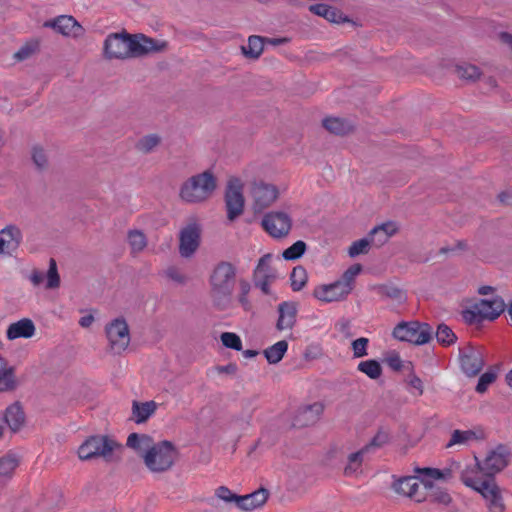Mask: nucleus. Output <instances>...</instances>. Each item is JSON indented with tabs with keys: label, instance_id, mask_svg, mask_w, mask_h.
I'll list each match as a JSON object with an SVG mask.
<instances>
[{
	"label": "nucleus",
	"instance_id": "f257e3e1",
	"mask_svg": "<svg viewBox=\"0 0 512 512\" xmlns=\"http://www.w3.org/2000/svg\"><path fill=\"white\" fill-rule=\"evenodd\" d=\"M510 450L505 445H499L491 451L482 464L478 466L483 470L487 478L472 477L467 471L462 472V482L477 491L486 500L490 512H504L506 505L500 487L495 482L493 475L502 471L509 463Z\"/></svg>",
	"mask_w": 512,
	"mask_h": 512
},
{
	"label": "nucleus",
	"instance_id": "f03ea898",
	"mask_svg": "<svg viewBox=\"0 0 512 512\" xmlns=\"http://www.w3.org/2000/svg\"><path fill=\"white\" fill-rule=\"evenodd\" d=\"M236 280V268L230 262L222 261L210 276V296L213 306L224 311L232 306V294Z\"/></svg>",
	"mask_w": 512,
	"mask_h": 512
},
{
	"label": "nucleus",
	"instance_id": "7ed1b4c3",
	"mask_svg": "<svg viewBox=\"0 0 512 512\" xmlns=\"http://www.w3.org/2000/svg\"><path fill=\"white\" fill-rule=\"evenodd\" d=\"M216 187V177L207 170L188 178L181 185L179 196L187 203H201L213 194Z\"/></svg>",
	"mask_w": 512,
	"mask_h": 512
},
{
	"label": "nucleus",
	"instance_id": "20e7f679",
	"mask_svg": "<svg viewBox=\"0 0 512 512\" xmlns=\"http://www.w3.org/2000/svg\"><path fill=\"white\" fill-rule=\"evenodd\" d=\"M179 451L169 440L155 442L143 455V462L152 473H164L169 471L178 459Z\"/></svg>",
	"mask_w": 512,
	"mask_h": 512
},
{
	"label": "nucleus",
	"instance_id": "39448f33",
	"mask_svg": "<svg viewBox=\"0 0 512 512\" xmlns=\"http://www.w3.org/2000/svg\"><path fill=\"white\" fill-rule=\"evenodd\" d=\"M122 449V445L107 435H93L88 437L78 448V457L82 461L102 457L105 461L113 460V453Z\"/></svg>",
	"mask_w": 512,
	"mask_h": 512
},
{
	"label": "nucleus",
	"instance_id": "423d86ee",
	"mask_svg": "<svg viewBox=\"0 0 512 512\" xmlns=\"http://www.w3.org/2000/svg\"><path fill=\"white\" fill-rule=\"evenodd\" d=\"M392 335L402 342L423 345L432 339L433 329L425 322L402 321L395 326Z\"/></svg>",
	"mask_w": 512,
	"mask_h": 512
},
{
	"label": "nucleus",
	"instance_id": "0eeeda50",
	"mask_svg": "<svg viewBox=\"0 0 512 512\" xmlns=\"http://www.w3.org/2000/svg\"><path fill=\"white\" fill-rule=\"evenodd\" d=\"M134 35L127 32L107 36L104 42V54L108 59H126L134 56Z\"/></svg>",
	"mask_w": 512,
	"mask_h": 512
},
{
	"label": "nucleus",
	"instance_id": "6e6552de",
	"mask_svg": "<svg viewBox=\"0 0 512 512\" xmlns=\"http://www.w3.org/2000/svg\"><path fill=\"white\" fill-rule=\"evenodd\" d=\"M243 183L237 177H231L226 186L224 201L229 221L236 220L244 212L245 198L243 195Z\"/></svg>",
	"mask_w": 512,
	"mask_h": 512
},
{
	"label": "nucleus",
	"instance_id": "1a4fd4ad",
	"mask_svg": "<svg viewBox=\"0 0 512 512\" xmlns=\"http://www.w3.org/2000/svg\"><path fill=\"white\" fill-rule=\"evenodd\" d=\"M106 336L109 342V349L112 353L120 355L130 344L129 326L123 317L116 318L105 327Z\"/></svg>",
	"mask_w": 512,
	"mask_h": 512
},
{
	"label": "nucleus",
	"instance_id": "9d476101",
	"mask_svg": "<svg viewBox=\"0 0 512 512\" xmlns=\"http://www.w3.org/2000/svg\"><path fill=\"white\" fill-rule=\"evenodd\" d=\"M459 364L467 377L477 376L485 365L484 352L480 347L467 343L459 347Z\"/></svg>",
	"mask_w": 512,
	"mask_h": 512
},
{
	"label": "nucleus",
	"instance_id": "9b49d317",
	"mask_svg": "<svg viewBox=\"0 0 512 512\" xmlns=\"http://www.w3.org/2000/svg\"><path fill=\"white\" fill-rule=\"evenodd\" d=\"M262 226L274 238L287 236L292 227L291 217L281 211L267 213L262 219Z\"/></svg>",
	"mask_w": 512,
	"mask_h": 512
},
{
	"label": "nucleus",
	"instance_id": "f8f14e48",
	"mask_svg": "<svg viewBox=\"0 0 512 512\" xmlns=\"http://www.w3.org/2000/svg\"><path fill=\"white\" fill-rule=\"evenodd\" d=\"M253 198V210L255 213L262 212L272 205L279 196L278 188L263 181L254 182L251 189Z\"/></svg>",
	"mask_w": 512,
	"mask_h": 512
},
{
	"label": "nucleus",
	"instance_id": "ddd939ff",
	"mask_svg": "<svg viewBox=\"0 0 512 512\" xmlns=\"http://www.w3.org/2000/svg\"><path fill=\"white\" fill-rule=\"evenodd\" d=\"M201 229L196 224H189L179 233V253L183 258L191 257L200 245Z\"/></svg>",
	"mask_w": 512,
	"mask_h": 512
},
{
	"label": "nucleus",
	"instance_id": "4468645a",
	"mask_svg": "<svg viewBox=\"0 0 512 512\" xmlns=\"http://www.w3.org/2000/svg\"><path fill=\"white\" fill-rule=\"evenodd\" d=\"M351 292L337 280L330 284L317 286L313 291V296L326 303L342 301L348 297Z\"/></svg>",
	"mask_w": 512,
	"mask_h": 512
},
{
	"label": "nucleus",
	"instance_id": "2eb2a0df",
	"mask_svg": "<svg viewBox=\"0 0 512 512\" xmlns=\"http://www.w3.org/2000/svg\"><path fill=\"white\" fill-rule=\"evenodd\" d=\"M393 489L400 495L407 496L416 502L426 501L424 492L420 491L419 479L415 476H406L393 483Z\"/></svg>",
	"mask_w": 512,
	"mask_h": 512
},
{
	"label": "nucleus",
	"instance_id": "dca6fc26",
	"mask_svg": "<svg viewBox=\"0 0 512 512\" xmlns=\"http://www.w3.org/2000/svg\"><path fill=\"white\" fill-rule=\"evenodd\" d=\"M46 27H51L65 36L81 37L84 34V28L72 16L61 15L52 21L45 23Z\"/></svg>",
	"mask_w": 512,
	"mask_h": 512
},
{
	"label": "nucleus",
	"instance_id": "f3484780",
	"mask_svg": "<svg viewBox=\"0 0 512 512\" xmlns=\"http://www.w3.org/2000/svg\"><path fill=\"white\" fill-rule=\"evenodd\" d=\"M21 230L15 225H8L0 231V254H11L21 243Z\"/></svg>",
	"mask_w": 512,
	"mask_h": 512
},
{
	"label": "nucleus",
	"instance_id": "a211bd4d",
	"mask_svg": "<svg viewBox=\"0 0 512 512\" xmlns=\"http://www.w3.org/2000/svg\"><path fill=\"white\" fill-rule=\"evenodd\" d=\"M474 308L480 310L482 319L493 321L504 312L505 302L501 296H495L492 299H480Z\"/></svg>",
	"mask_w": 512,
	"mask_h": 512
},
{
	"label": "nucleus",
	"instance_id": "6ab92c4d",
	"mask_svg": "<svg viewBox=\"0 0 512 512\" xmlns=\"http://www.w3.org/2000/svg\"><path fill=\"white\" fill-rule=\"evenodd\" d=\"M134 56H142L148 53H156L165 51L168 47L166 41H159L153 38L147 37L144 34L134 35Z\"/></svg>",
	"mask_w": 512,
	"mask_h": 512
},
{
	"label": "nucleus",
	"instance_id": "aec40b11",
	"mask_svg": "<svg viewBox=\"0 0 512 512\" xmlns=\"http://www.w3.org/2000/svg\"><path fill=\"white\" fill-rule=\"evenodd\" d=\"M279 317L276 328L279 331L292 329L296 323L297 303L293 301H284L278 305Z\"/></svg>",
	"mask_w": 512,
	"mask_h": 512
},
{
	"label": "nucleus",
	"instance_id": "412c9836",
	"mask_svg": "<svg viewBox=\"0 0 512 512\" xmlns=\"http://www.w3.org/2000/svg\"><path fill=\"white\" fill-rule=\"evenodd\" d=\"M323 412V405L321 403H313L300 408L295 416L294 425L309 426L314 424Z\"/></svg>",
	"mask_w": 512,
	"mask_h": 512
},
{
	"label": "nucleus",
	"instance_id": "4be33fe9",
	"mask_svg": "<svg viewBox=\"0 0 512 512\" xmlns=\"http://www.w3.org/2000/svg\"><path fill=\"white\" fill-rule=\"evenodd\" d=\"M309 11L317 16L325 18L331 23L339 24L349 21V19L339 9L328 4H313L309 7Z\"/></svg>",
	"mask_w": 512,
	"mask_h": 512
},
{
	"label": "nucleus",
	"instance_id": "5701e85b",
	"mask_svg": "<svg viewBox=\"0 0 512 512\" xmlns=\"http://www.w3.org/2000/svg\"><path fill=\"white\" fill-rule=\"evenodd\" d=\"M35 325L31 319L23 318L9 325L6 335L9 340L31 338L35 334Z\"/></svg>",
	"mask_w": 512,
	"mask_h": 512
},
{
	"label": "nucleus",
	"instance_id": "b1692460",
	"mask_svg": "<svg viewBox=\"0 0 512 512\" xmlns=\"http://www.w3.org/2000/svg\"><path fill=\"white\" fill-rule=\"evenodd\" d=\"M4 421L12 432H18L25 423V413L19 402L8 406L4 413Z\"/></svg>",
	"mask_w": 512,
	"mask_h": 512
},
{
	"label": "nucleus",
	"instance_id": "393cba45",
	"mask_svg": "<svg viewBox=\"0 0 512 512\" xmlns=\"http://www.w3.org/2000/svg\"><path fill=\"white\" fill-rule=\"evenodd\" d=\"M268 491L264 488H260L253 493L239 496L237 507L244 511H250L255 508L262 506L268 499Z\"/></svg>",
	"mask_w": 512,
	"mask_h": 512
},
{
	"label": "nucleus",
	"instance_id": "a878e982",
	"mask_svg": "<svg viewBox=\"0 0 512 512\" xmlns=\"http://www.w3.org/2000/svg\"><path fill=\"white\" fill-rule=\"evenodd\" d=\"M157 404L155 401L132 402V420L137 423L146 422L156 411Z\"/></svg>",
	"mask_w": 512,
	"mask_h": 512
},
{
	"label": "nucleus",
	"instance_id": "bb28decb",
	"mask_svg": "<svg viewBox=\"0 0 512 512\" xmlns=\"http://www.w3.org/2000/svg\"><path fill=\"white\" fill-rule=\"evenodd\" d=\"M16 387L15 369L8 366L6 359L0 355V392L13 391Z\"/></svg>",
	"mask_w": 512,
	"mask_h": 512
},
{
	"label": "nucleus",
	"instance_id": "cd10ccee",
	"mask_svg": "<svg viewBox=\"0 0 512 512\" xmlns=\"http://www.w3.org/2000/svg\"><path fill=\"white\" fill-rule=\"evenodd\" d=\"M398 231V228L394 222H386L381 225L374 227L370 233L371 241L376 246L380 247L385 244L388 239Z\"/></svg>",
	"mask_w": 512,
	"mask_h": 512
},
{
	"label": "nucleus",
	"instance_id": "c85d7f7f",
	"mask_svg": "<svg viewBox=\"0 0 512 512\" xmlns=\"http://www.w3.org/2000/svg\"><path fill=\"white\" fill-rule=\"evenodd\" d=\"M154 439L148 434L131 433L126 446L133 449L143 458V455L154 445Z\"/></svg>",
	"mask_w": 512,
	"mask_h": 512
},
{
	"label": "nucleus",
	"instance_id": "c756f323",
	"mask_svg": "<svg viewBox=\"0 0 512 512\" xmlns=\"http://www.w3.org/2000/svg\"><path fill=\"white\" fill-rule=\"evenodd\" d=\"M422 485L425 490L424 496H426V500L445 506L451 503L452 498L449 493L444 489L434 487L430 480H422Z\"/></svg>",
	"mask_w": 512,
	"mask_h": 512
},
{
	"label": "nucleus",
	"instance_id": "7c9ffc66",
	"mask_svg": "<svg viewBox=\"0 0 512 512\" xmlns=\"http://www.w3.org/2000/svg\"><path fill=\"white\" fill-rule=\"evenodd\" d=\"M323 127L335 135H346L353 131V125L346 119L327 117L322 121Z\"/></svg>",
	"mask_w": 512,
	"mask_h": 512
},
{
	"label": "nucleus",
	"instance_id": "2f4dec72",
	"mask_svg": "<svg viewBox=\"0 0 512 512\" xmlns=\"http://www.w3.org/2000/svg\"><path fill=\"white\" fill-rule=\"evenodd\" d=\"M272 260L271 254L263 255L254 270L253 279H266V280H276L277 275L275 269H273L270 265Z\"/></svg>",
	"mask_w": 512,
	"mask_h": 512
},
{
	"label": "nucleus",
	"instance_id": "473e14b6",
	"mask_svg": "<svg viewBox=\"0 0 512 512\" xmlns=\"http://www.w3.org/2000/svg\"><path fill=\"white\" fill-rule=\"evenodd\" d=\"M266 38L252 35L248 38L247 45L241 46V51L246 58L256 60L264 50V42Z\"/></svg>",
	"mask_w": 512,
	"mask_h": 512
},
{
	"label": "nucleus",
	"instance_id": "72a5a7b5",
	"mask_svg": "<svg viewBox=\"0 0 512 512\" xmlns=\"http://www.w3.org/2000/svg\"><path fill=\"white\" fill-rule=\"evenodd\" d=\"M19 465V459L14 454H6L0 457V484L11 479L15 469Z\"/></svg>",
	"mask_w": 512,
	"mask_h": 512
},
{
	"label": "nucleus",
	"instance_id": "f704fd0d",
	"mask_svg": "<svg viewBox=\"0 0 512 512\" xmlns=\"http://www.w3.org/2000/svg\"><path fill=\"white\" fill-rule=\"evenodd\" d=\"M288 349V343L285 340L278 341L263 351L269 364H277L284 357Z\"/></svg>",
	"mask_w": 512,
	"mask_h": 512
},
{
	"label": "nucleus",
	"instance_id": "c9c22d12",
	"mask_svg": "<svg viewBox=\"0 0 512 512\" xmlns=\"http://www.w3.org/2000/svg\"><path fill=\"white\" fill-rule=\"evenodd\" d=\"M456 75L466 81L474 82L481 76L479 67L470 63H461L455 66Z\"/></svg>",
	"mask_w": 512,
	"mask_h": 512
},
{
	"label": "nucleus",
	"instance_id": "e433bc0d",
	"mask_svg": "<svg viewBox=\"0 0 512 512\" xmlns=\"http://www.w3.org/2000/svg\"><path fill=\"white\" fill-rule=\"evenodd\" d=\"M368 453L367 447H362L359 451L351 453L348 456V464L344 468V474L350 476L356 473L362 465L364 455Z\"/></svg>",
	"mask_w": 512,
	"mask_h": 512
},
{
	"label": "nucleus",
	"instance_id": "4c0bfd02",
	"mask_svg": "<svg viewBox=\"0 0 512 512\" xmlns=\"http://www.w3.org/2000/svg\"><path fill=\"white\" fill-rule=\"evenodd\" d=\"M357 369L373 380L378 379L382 375V367L380 363L374 359L361 361Z\"/></svg>",
	"mask_w": 512,
	"mask_h": 512
},
{
	"label": "nucleus",
	"instance_id": "58836bf2",
	"mask_svg": "<svg viewBox=\"0 0 512 512\" xmlns=\"http://www.w3.org/2000/svg\"><path fill=\"white\" fill-rule=\"evenodd\" d=\"M161 143V137L158 134H148L143 136L136 143V149L143 154L151 153Z\"/></svg>",
	"mask_w": 512,
	"mask_h": 512
},
{
	"label": "nucleus",
	"instance_id": "ea45409f",
	"mask_svg": "<svg viewBox=\"0 0 512 512\" xmlns=\"http://www.w3.org/2000/svg\"><path fill=\"white\" fill-rule=\"evenodd\" d=\"M375 290L380 296L398 302H402L406 298L404 291L396 286L382 284L376 286Z\"/></svg>",
	"mask_w": 512,
	"mask_h": 512
},
{
	"label": "nucleus",
	"instance_id": "a19ab883",
	"mask_svg": "<svg viewBox=\"0 0 512 512\" xmlns=\"http://www.w3.org/2000/svg\"><path fill=\"white\" fill-rule=\"evenodd\" d=\"M435 336L438 343L443 346H450L457 340V336L452 329L444 323L438 325Z\"/></svg>",
	"mask_w": 512,
	"mask_h": 512
},
{
	"label": "nucleus",
	"instance_id": "79ce46f5",
	"mask_svg": "<svg viewBox=\"0 0 512 512\" xmlns=\"http://www.w3.org/2000/svg\"><path fill=\"white\" fill-rule=\"evenodd\" d=\"M128 242L133 253L141 252L147 246L145 234L136 229L128 232Z\"/></svg>",
	"mask_w": 512,
	"mask_h": 512
},
{
	"label": "nucleus",
	"instance_id": "37998d69",
	"mask_svg": "<svg viewBox=\"0 0 512 512\" xmlns=\"http://www.w3.org/2000/svg\"><path fill=\"white\" fill-rule=\"evenodd\" d=\"M362 271L361 264H353L351 265L341 276L338 281L350 292H352L354 288V282L356 276Z\"/></svg>",
	"mask_w": 512,
	"mask_h": 512
},
{
	"label": "nucleus",
	"instance_id": "c03bdc74",
	"mask_svg": "<svg viewBox=\"0 0 512 512\" xmlns=\"http://www.w3.org/2000/svg\"><path fill=\"white\" fill-rule=\"evenodd\" d=\"M291 288L293 291H300L307 283V272L303 266L293 268L291 275Z\"/></svg>",
	"mask_w": 512,
	"mask_h": 512
},
{
	"label": "nucleus",
	"instance_id": "a18cd8bd",
	"mask_svg": "<svg viewBox=\"0 0 512 512\" xmlns=\"http://www.w3.org/2000/svg\"><path fill=\"white\" fill-rule=\"evenodd\" d=\"M307 248L304 241L298 240L293 243L290 247L285 249L282 256L285 260H297L303 256Z\"/></svg>",
	"mask_w": 512,
	"mask_h": 512
},
{
	"label": "nucleus",
	"instance_id": "49530a36",
	"mask_svg": "<svg viewBox=\"0 0 512 512\" xmlns=\"http://www.w3.org/2000/svg\"><path fill=\"white\" fill-rule=\"evenodd\" d=\"M472 439H476V433L474 431H472V430H466V431L454 430L451 435V439L447 443L446 447L449 448L456 444H464Z\"/></svg>",
	"mask_w": 512,
	"mask_h": 512
},
{
	"label": "nucleus",
	"instance_id": "de8ad7c7",
	"mask_svg": "<svg viewBox=\"0 0 512 512\" xmlns=\"http://www.w3.org/2000/svg\"><path fill=\"white\" fill-rule=\"evenodd\" d=\"M239 289H240V291H239V295H238V301H239L240 305L242 306V308L245 311H247V312L251 311L252 304L248 299V294L251 290L250 283L245 279H241L239 281Z\"/></svg>",
	"mask_w": 512,
	"mask_h": 512
},
{
	"label": "nucleus",
	"instance_id": "09e8293b",
	"mask_svg": "<svg viewBox=\"0 0 512 512\" xmlns=\"http://www.w3.org/2000/svg\"><path fill=\"white\" fill-rule=\"evenodd\" d=\"M371 243V237L354 241L348 249L349 256L354 258L360 254H367Z\"/></svg>",
	"mask_w": 512,
	"mask_h": 512
},
{
	"label": "nucleus",
	"instance_id": "8fccbe9b",
	"mask_svg": "<svg viewBox=\"0 0 512 512\" xmlns=\"http://www.w3.org/2000/svg\"><path fill=\"white\" fill-rule=\"evenodd\" d=\"M60 286V276L57 270V264L55 259L51 258L49 260V268L47 271V289H56Z\"/></svg>",
	"mask_w": 512,
	"mask_h": 512
},
{
	"label": "nucleus",
	"instance_id": "3c124183",
	"mask_svg": "<svg viewBox=\"0 0 512 512\" xmlns=\"http://www.w3.org/2000/svg\"><path fill=\"white\" fill-rule=\"evenodd\" d=\"M390 440V434L387 430L380 428L376 435L371 439V441L366 444L364 447L368 448V452L372 449L381 448L385 444H387Z\"/></svg>",
	"mask_w": 512,
	"mask_h": 512
},
{
	"label": "nucleus",
	"instance_id": "603ef678",
	"mask_svg": "<svg viewBox=\"0 0 512 512\" xmlns=\"http://www.w3.org/2000/svg\"><path fill=\"white\" fill-rule=\"evenodd\" d=\"M220 339L225 347L236 351L242 350V341L237 334L232 332H223Z\"/></svg>",
	"mask_w": 512,
	"mask_h": 512
},
{
	"label": "nucleus",
	"instance_id": "864d4df0",
	"mask_svg": "<svg viewBox=\"0 0 512 512\" xmlns=\"http://www.w3.org/2000/svg\"><path fill=\"white\" fill-rule=\"evenodd\" d=\"M415 471L417 473L424 474L426 477H429L431 479H436V480L447 479V478L451 477V474H452L450 469L440 470L437 468H429V467L416 468Z\"/></svg>",
	"mask_w": 512,
	"mask_h": 512
},
{
	"label": "nucleus",
	"instance_id": "5fc2aeb1",
	"mask_svg": "<svg viewBox=\"0 0 512 512\" xmlns=\"http://www.w3.org/2000/svg\"><path fill=\"white\" fill-rule=\"evenodd\" d=\"M32 160L39 170H44L48 166V157L44 149L40 146H34L32 149Z\"/></svg>",
	"mask_w": 512,
	"mask_h": 512
},
{
	"label": "nucleus",
	"instance_id": "6e6d98bb",
	"mask_svg": "<svg viewBox=\"0 0 512 512\" xmlns=\"http://www.w3.org/2000/svg\"><path fill=\"white\" fill-rule=\"evenodd\" d=\"M369 344V339L365 337H360L352 341L351 346L353 350L354 358H361L368 355L367 347Z\"/></svg>",
	"mask_w": 512,
	"mask_h": 512
},
{
	"label": "nucleus",
	"instance_id": "4d7b16f0",
	"mask_svg": "<svg viewBox=\"0 0 512 512\" xmlns=\"http://www.w3.org/2000/svg\"><path fill=\"white\" fill-rule=\"evenodd\" d=\"M497 378V374L494 372V371H487L485 373H483L479 380H478V383L476 385V391L478 393H484L488 386L490 384H492Z\"/></svg>",
	"mask_w": 512,
	"mask_h": 512
},
{
	"label": "nucleus",
	"instance_id": "13d9d810",
	"mask_svg": "<svg viewBox=\"0 0 512 512\" xmlns=\"http://www.w3.org/2000/svg\"><path fill=\"white\" fill-rule=\"evenodd\" d=\"M215 496L226 502V503H232L234 502L235 505L237 506V503H238V497L239 495H236L235 493H233L228 487L226 486H220L218 487L216 490H215Z\"/></svg>",
	"mask_w": 512,
	"mask_h": 512
},
{
	"label": "nucleus",
	"instance_id": "bf43d9fd",
	"mask_svg": "<svg viewBox=\"0 0 512 512\" xmlns=\"http://www.w3.org/2000/svg\"><path fill=\"white\" fill-rule=\"evenodd\" d=\"M463 319L468 324H479L484 319H482V313L479 309L474 308V305L470 309H466L462 312Z\"/></svg>",
	"mask_w": 512,
	"mask_h": 512
},
{
	"label": "nucleus",
	"instance_id": "052dcab7",
	"mask_svg": "<svg viewBox=\"0 0 512 512\" xmlns=\"http://www.w3.org/2000/svg\"><path fill=\"white\" fill-rule=\"evenodd\" d=\"M35 52V46L26 44L22 46L17 52L14 53V59L23 61L28 59Z\"/></svg>",
	"mask_w": 512,
	"mask_h": 512
},
{
	"label": "nucleus",
	"instance_id": "680f3d73",
	"mask_svg": "<svg viewBox=\"0 0 512 512\" xmlns=\"http://www.w3.org/2000/svg\"><path fill=\"white\" fill-rule=\"evenodd\" d=\"M165 274L169 279L179 284H184L186 282V277L183 274H181L176 267H169L165 271Z\"/></svg>",
	"mask_w": 512,
	"mask_h": 512
},
{
	"label": "nucleus",
	"instance_id": "e2e57ef3",
	"mask_svg": "<svg viewBox=\"0 0 512 512\" xmlns=\"http://www.w3.org/2000/svg\"><path fill=\"white\" fill-rule=\"evenodd\" d=\"M386 363L394 371H400L403 367L402 360L400 356L396 353L387 357Z\"/></svg>",
	"mask_w": 512,
	"mask_h": 512
},
{
	"label": "nucleus",
	"instance_id": "0e129e2a",
	"mask_svg": "<svg viewBox=\"0 0 512 512\" xmlns=\"http://www.w3.org/2000/svg\"><path fill=\"white\" fill-rule=\"evenodd\" d=\"M215 370L219 373V374H228V375H235L238 371V367L235 363H229L227 365H224V366H216L215 367Z\"/></svg>",
	"mask_w": 512,
	"mask_h": 512
},
{
	"label": "nucleus",
	"instance_id": "69168bd1",
	"mask_svg": "<svg viewBox=\"0 0 512 512\" xmlns=\"http://www.w3.org/2000/svg\"><path fill=\"white\" fill-rule=\"evenodd\" d=\"M274 281L275 280L253 279L254 285L260 288L265 295H269L271 293L269 285Z\"/></svg>",
	"mask_w": 512,
	"mask_h": 512
},
{
	"label": "nucleus",
	"instance_id": "338daca9",
	"mask_svg": "<svg viewBox=\"0 0 512 512\" xmlns=\"http://www.w3.org/2000/svg\"><path fill=\"white\" fill-rule=\"evenodd\" d=\"M409 385L418 390L419 395H422L424 392L423 383L422 380L416 376L415 374H412L409 379Z\"/></svg>",
	"mask_w": 512,
	"mask_h": 512
},
{
	"label": "nucleus",
	"instance_id": "774afa93",
	"mask_svg": "<svg viewBox=\"0 0 512 512\" xmlns=\"http://www.w3.org/2000/svg\"><path fill=\"white\" fill-rule=\"evenodd\" d=\"M320 355V349L317 346H309L304 352V358L306 360H312L318 358Z\"/></svg>",
	"mask_w": 512,
	"mask_h": 512
}]
</instances>
